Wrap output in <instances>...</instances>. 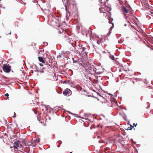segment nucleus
I'll list each match as a JSON object with an SVG mask.
<instances>
[{
	"label": "nucleus",
	"mask_w": 153,
	"mask_h": 153,
	"mask_svg": "<svg viewBox=\"0 0 153 153\" xmlns=\"http://www.w3.org/2000/svg\"><path fill=\"white\" fill-rule=\"evenodd\" d=\"M20 149H21L22 151H23L22 152L23 153H29L30 152V150L29 149H27L25 150V149H24V147L22 148H20Z\"/></svg>",
	"instance_id": "7"
},
{
	"label": "nucleus",
	"mask_w": 153,
	"mask_h": 153,
	"mask_svg": "<svg viewBox=\"0 0 153 153\" xmlns=\"http://www.w3.org/2000/svg\"><path fill=\"white\" fill-rule=\"evenodd\" d=\"M73 60V63H78V61L76 60H75L73 58H72Z\"/></svg>",
	"instance_id": "27"
},
{
	"label": "nucleus",
	"mask_w": 153,
	"mask_h": 153,
	"mask_svg": "<svg viewBox=\"0 0 153 153\" xmlns=\"http://www.w3.org/2000/svg\"><path fill=\"white\" fill-rule=\"evenodd\" d=\"M4 79H7V77H6L5 76L4 77Z\"/></svg>",
	"instance_id": "62"
},
{
	"label": "nucleus",
	"mask_w": 153,
	"mask_h": 153,
	"mask_svg": "<svg viewBox=\"0 0 153 153\" xmlns=\"http://www.w3.org/2000/svg\"><path fill=\"white\" fill-rule=\"evenodd\" d=\"M75 45H74V49H75V50L76 49V48H75V47L76 46V45L77 44V43L78 44V46L79 47V48H82V45H81V44H79V43L78 42H76V41H75Z\"/></svg>",
	"instance_id": "13"
},
{
	"label": "nucleus",
	"mask_w": 153,
	"mask_h": 153,
	"mask_svg": "<svg viewBox=\"0 0 153 153\" xmlns=\"http://www.w3.org/2000/svg\"><path fill=\"white\" fill-rule=\"evenodd\" d=\"M47 63L46 64H45V63L44 64V66L42 68V69H45V68H46V67L48 68H51V67L50 64H48V63H47V62H46Z\"/></svg>",
	"instance_id": "11"
},
{
	"label": "nucleus",
	"mask_w": 153,
	"mask_h": 153,
	"mask_svg": "<svg viewBox=\"0 0 153 153\" xmlns=\"http://www.w3.org/2000/svg\"><path fill=\"white\" fill-rule=\"evenodd\" d=\"M44 106L45 107L46 111L48 110L49 109V108L50 107V106L48 105H44Z\"/></svg>",
	"instance_id": "23"
},
{
	"label": "nucleus",
	"mask_w": 153,
	"mask_h": 153,
	"mask_svg": "<svg viewBox=\"0 0 153 153\" xmlns=\"http://www.w3.org/2000/svg\"><path fill=\"white\" fill-rule=\"evenodd\" d=\"M123 114H124V116H123V118L125 121H126L127 120V116L125 113L123 112Z\"/></svg>",
	"instance_id": "19"
},
{
	"label": "nucleus",
	"mask_w": 153,
	"mask_h": 153,
	"mask_svg": "<svg viewBox=\"0 0 153 153\" xmlns=\"http://www.w3.org/2000/svg\"><path fill=\"white\" fill-rule=\"evenodd\" d=\"M98 94L100 96V97H102V98H104V97H103L102 96H101V94H100L99 93H98Z\"/></svg>",
	"instance_id": "47"
},
{
	"label": "nucleus",
	"mask_w": 153,
	"mask_h": 153,
	"mask_svg": "<svg viewBox=\"0 0 153 153\" xmlns=\"http://www.w3.org/2000/svg\"><path fill=\"white\" fill-rule=\"evenodd\" d=\"M108 95H111L112 96H113V94H110V93L108 94Z\"/></svg>",
	"instance_id": "53"
},
{
	"label": "nucleus",
	"mask_w": 153,
	"mask_h": 153,
	"mask_svg": "<svg viewBox=\"0 0 153 153\" xmlns=\"http://www.w3.org/2000/svg\"><path fill=\"white\" fill-rule=\"evenodd\" d=\"M20 142V141L19 140H16L14 141L13 146L14 149H20L19 146Z\"/></svg>",
	"instance_id": "3"
},
{
	"label": "nucleus",
	"mask_w": 153,
	"mask_h": 153,
	"mask_svg": "<svg viewBox=\"0 0 153 153\" xmlns=\"http://www.w3.org/2000/svg\"><path fill=\"white\" fill-rule=\"evenodd\" d=\"M98 94L100 96V97H102V98H104V97H103L102 96H101V94H100L99 93H98Z\"/></svg>",
	"instance_id": "48"
},
{
	"label": "nucleus",
	"mask_w": 153,
	"mask_h": 153,
	"mask_svg": "<svg viewBox=\"0 0 153 153\" xmlns=\"http://www.w3.org/2000/svg\"><path fill=\"white\" fill-rule=\"evenodd\" d=\"M33 69H38V67L36 65L33 64Z\"/></svg>",
	"instance_id": "25"
},
{
	"label": "nucleus",
	"mask_w": 153,
	"mask_h": 153,
	"mask_svg": "<svg viewBox=\"0 0 153 153\" xmlns=\"http://www.w3.org/2000/svg\"><path fill=\"white\" fill-rule=\"evenodd\" d=\"M4 95L5 96L7 97V99H8V98H9L8 96L9 95V94L8 93H7L5 94Z\"/></svg>",
	"instance_id": "33"
},
{
	"label": "nucleus",
	"mask_w": 153,
	"mask_h": 153,
	"mask_svg": "<svg viewBox=\"0 0 153 153\" xmlns=\"http://www.w3.org/2000/svg\"><path fill=\"white\" fill-rule=\"evenodd\" d=\"M49 108H50L49 109V110L50 111H51L52 110H53V109L52 108H51L50 107H49Z\"/></svg>",
	"instance_id": "44"
},
{
	"label": "nucleus",
	"mask_w": 153,
	"mask_h": 153,
	"mask_svg": "<svg viewBox=\"0 0 153 153\" xmlns=\"http://www.w3.org/2000/svg\"><path fill=\"white\" fill-rule=\"evenodd\" d=\"M88 71L89 73L92 75L93 74L91 72L92 71L94 72L95 71V69L94 68L89 67L88 68Z\"/></svg>",
	"instance_id": "9"
},
{
	"label": "nucleus",
	"mask_w": 153,
	"mask_h": 153,
	"mask_svg": "<svg viewBox=\"0 0 153 153\" xmlns=\"http://www.w3.org/2000/svg\"><path fill=\"white\" fill-rule=\"evenodd\" d=\"M71 92V90L68 88L65 89L63 92V94L65 96H67V95L70 94V92Z\"/></svg>",
	"instance_id": "4"
},
{
	"label": "nucleus",
	"mask_w": 153,
	"mask_h": 153,
	"mask_svg": "<svg viewBox=\"0 0 153 153\" xmlns=\"http://www.w3.org/2000/svg\"><path fill=\"white\" fill-rule=\"evenodd\" d=\"M119 114L120 115H121V116H122V114H121V113H119Z\"/></svg>",
	"instance_id": "59"
},
{
	"label": "nucleus",
	"mask_w": 153,
	"mask_h": 153,
	"mask_svg": "<svg viewBox=\"0 0 153 153\" xmlns=\"http://www.w3.org/2000/svg\"><path fill=\"white\" fill-rule=\"evenodd\" d=\"M128 7L129 8L131 9V6H130V5H128Z\"/></svg>",
	"instance_id": "50"
},
{
	"label": "nucleus",
	"mask_w": 153,
	"mask_h": 153,
	"mask_svg": "<svg viewBox=\"0 0 153 153\" xmlns=\"http://www.w3.org/2000/svg\"><path fill=\"white\" fill-rule=\"evenodd\" d=\"M108 22L109 24H112V26L110 28L111 29H112L114 27V24L113 22H112V21L113 20V19L112 18H111V17H110L108 19Z\"/></svg>",
	"instance_id": "5"
},
{
	"label": "nucleus",
	"mask_w": 153,
	"mask_h": 153,
	"mask_svg": "<svg viewBox=\"0 0 153 153\" xmlns=\"http://www.w3.org/2000/svg\"><path fill=\"white\" fill-rule=\"evenodd\" d=\"M62 109L64 111H66L68 112L69 114H72V115H75V117H78V118H81L80 116H79L78 114H74V113H72V112H70V111H66L65 110V109H64L63 108H62Z\"/></svg>",
	"instance_id": "6"
},
{
	"label": "nucleus",
	"mask_w": 153,
	"mask_h": 153,
	"mask_svg": "<svg viewBox=\"0 0 153 153\" xmlns=\"http://www.w3.org/2000/svg\"><path fill=\"white\" fill-rule=\"evenodd\" d=\"M123 109H125V110H126V108H125V107H123Z\"/></svg>",
	"instance_id": "58"
},
{
	"label": "nucleus",
	"mask_w": 153,
	"mask_h": 153,
	"mask_svg": "<svg viewBox=\"0 0 153 153\" xmlns=\"http://www.w3.org/2000/svg\"><path fill=\"white\" fill-rule=\"evenodd\" d=\"M147 103L149 104V105L147 107V108H149L150 107V104H149V102H147Z\"/></svg>",
	"instance_id": "43"
},
{
	"label": "nucleus",
	"mask_w": 153,
	"mask_h": 153,
	"mask_svg": "<svg viewBox=\"0 0 153 153\" xmlns=\"http://www.w3.org/2000/svg\"><path fill=\"white\" fill-rule=\"evenodd\" d=\"M39 142V140H38L37 141V143H38Z\"/></svg>",
	"instance_id": "63"
},
{
	"label": "nucleus",
	"mask_w": 153,
	"mask_h": 153,
	"mask_svg": "<svg viewBox=\"0 0 153 153\" xmlns=\"http://www.w3.org/2000/svg\"><path fill=\"white\" fill-rule=\"evenodd\" d=\"M43 69H42V68L41 69V68L40 67V70H39V72L43 73L44 72V71L43 70Z\"/></svg>",
	"instance_id": "28"
},
{
	"label": "nucleus",
	"mask_w": 153,
	"mask_h": 153,
	"mask_svg": "<svg viewBox=\"0 0 153 153\" xmlns=\"http://www.w3.org/2000/svg\"><path fill=\"white\" fill-rule=\"evenodd\" d=\"M74 88L79 91H82V87L80 85H76Z\"/></svg>",
	"instance_id": "10"
},
{
	"label": "nucleus",
	"mask_w": 153,
	"mask_h": 153,
	"mask_svg": "<svg viewBox=\"0 0 153 153\" xmlns=\"http://www.w3.org/2000/svg\"><path fill=\"white\" fill-rule=\"evenodd\" d=\"M111 8L110 7H108L107 9V10L108 13H109V11H111Z\"/></svg>",
	"instance_id": "26"
},
{
	"label": "nucleus",
	"mask_w": 153,
	"mask_h": 153,
	"mask_svg": "<svg viewBox=\"0 0 153 153\" xmlns=\"http://www.w3.org/2000/svg\"><path fill=\"white\" fill-rule=\"evenodd\" d=\"M56 16L58 18H60L61 17V14L60 13L56 15Z\"/></svg>",
	"instance_id": "29"
},
{
	"label": "nucleus",
	"mask_w": 153,
	"mask_h": 153,
	"mask_svg": "<svg viewBox=\"0 0 153 153\" xmlns=\"http://www.w3.org/2000/svg\"><path fill=\"white\" fill-rule=\"evenodd\" d=\"M86 49V48L85 47H83L82 48H80L79 49H82V52H84V51H85V50Z\"/></svg>",
	"instance_id": "24"
},
{
	"label": "nucleus",
	"mask_w": 153,
	"mask_h": 153,
	"mask_svg": "<svg viewBox=\"0 0 153 153\" xmlns=\"http://www.w3.org/2000/svg\"><path fill=\"white\" fill-rule=\"evenodd\" d=\"M39 65L40 66H41V67H42V66H44V65H43V64L42 63H39Z\"/></svg>",
	"instance_id": "39"
},
{
	"label": "nucleus",
	"mask_w": 153,
	"mask_h": 153,
	"mask_svg": "<svg viewBox=\"0 0 153 153\" xmlns=\"http://www.w3.org/2000/svg\"><path fill=\"white\" fill-rule=\"evenodd\" d=\"M63 1H65V0H62L65 8V10L66 13L70 15V11H72L76 7V2L74 0H66V2L65 4Z\"/></svg>",
	"instance_id": "1"
},
{
	"label": "nucleus",
	"mask_w": 153,
	"mask_h": 153,
	"mask_svg": "<svg viewBox=\"0 0 153 153\" xmlns=\"http://www.w3.org/2000/svg\"><path fill=\"white\" fill-rule=\"evenodd\" d=\"M71 38H68V42L70 43H71ZM71 45L73 47V43H71Z\"/></svg>",
	"instance_id": "20"
},
{
	"label": "nucleus",
	"mask_w": 153,
	"mask_h": 153,
	"mask_svg": "<svg viewBox=\"0 0 153 153\" xmlns=\"http://www.w3.org/2000/svg\"><path fill=\"white\" fill-rule=\"evenodd\" d=\"M102 72H97V74L98 75L101 74H102Z\"/></svg>",
	"instance_id": "38"
},
{
	"label": "nucleus",
	"mask_w": 153,
	"mask_h": 153,
	"mask_svg": "<svg viewBox=\"0 0 153 153\" xmlns=\"http://www.w3.org/2000/svg\"><path fill=\"white\" fill-rule=\"evenodd\" d=\"M100 41L99 40H97V42L98 44H100Z\"/></svg>",
	"instance_id": "37"
},
{
	"label": "nucleus",
	"mask_w": 153,
	"mask_h": 153,
	"mask_svg": "<svg viewBox=\"0 0 153 153\" xmlns=\"http://www.w3.org/2000/svg\"><path fill=\"white\" fill-rule=\"evenodd\" d=\"M100 1H101V3H103L104 4L105 6L106 3L107 2H108V0H100Z\"/></svg>",
	"instance_id": "14"
},
{
	"label": "nucleus",
	"mask_w": 153,
	"mask_h": 153,
	"mask_svg": "<svg viewBox=\"0 0 153 153\" xmlns=\"http://www.w3.org/2000/svg\"><path fill=\"white\" fill-rule=\"evenodd\" d=\"M60 146V145H59L58 146H57V147H59Z\"/></svg>",
	"instance_id": "60"
},
{
	"label": "nucleus",
	"mask_w": 153,
	"mask_h": 153,
	"mask_svg": "<svg viewBox=\"0 0 153 153\" xmlns=\"http://www.w3.org/2000/svg\"><path fill=\"white\" fill-rule=\"evenodd\" d=\"M129 122H130L129 121H128V123H127V124L128 125H130L129 124Z\"/></svg>",
	"instance_id": "54"
},
{
	"label": "nucleus",
	"mask_w": 153,
	"mask_h": 153,
	"mask_svg": "<svg viewBox=\"0 0 153 153\" xmlns=\"http://www.w3.org/2000/svg\"><path fill=\"white\" fill-rule=\"evenodd\" d=\"M124 26L125 27H126L127 26V24H125L124 25Z\"/></svg>",
	"instance_id": "55"
},
{
	"label": "nucleus",
	"mask_w": 153,
	"mask_h": 153,
	"mask_svg": "<svg viewBox=\"0 0 153 153\" xmlns=\"http://www.w3.org/2000/svg\"><path fill=\"white\" fill-rule=\"evenodd\" d=\"M86 96H88V97H94V96H91V95H86Z\"/></svg>",
	"instance_id": "41"
},
{
	"label": "nucleus",
	"mask_w": 153,
	"mask_h": 153,
	"mask_svg": "<svg viewBox=\"0 0 153 153\" xmlns=\"http://www.w3.org/2000/svg\"><path fill=\"white\" fill-rule=\"evenodd\" d=\"M68 36H65L64 39H65V40H68Z\"/></svg>",
	"instance_id": "30"
},
{
	"label": "nucleus",
	"mask_w": 153,
	"mask_h": 153,
	"mask_svg": "<svg viewBox=\"0 0 153 153\" xmlns=\"http://www.w3.org/2000/svg\"><path fill=\"white\" fill-rule=\"evenodd\" d=\"M31 146H33V147H35L36 146V144L35 142H33V141H32L31 142Z\"/></svg>",
	"instance_id": "18"
},
{
	"label": "nucleus",
	"mask_w": 153,
	"mask_h": 153,
	"mask_svg": "<svg viewBox=\"0 0 153 153\" xmlns=\"http://www.w3.org/2000/svg\"><path fill=\"white\" fill-rule=\"evenodd\" d=\"M51 81V80L50 79H46V80H45V82H48V81Z\"/></svg>",
	"instance_id": "34"
},
{
	"label": "nucleus",
	"mask_w": 153,
	"mask_h": 153,
	"mask_svg": "<svg viewBox=\"0 0 153 153\" xmlns=\"http://www.w3.org/2000/svg\"><path fill=\"white\" fill-rule=\"evenodd\" d=\"M38 58L39 62H42V63H45V60L42 57L38 56Z\"/></svg>",
	"instance_id": "12"
},
{
	"label": "nucleus",
	"mask_w": 153,
	"mask_h": 153,
	"mask_svg": "<svg viewBox=\"0 0 153 153\" xmlns=\"http://www.w3.org/2000/svg\"><path fill=\"white\" fill-rule=\"evenodd\" d=\"M37 139H36L35 140H34L33 141V142H35L36 143V142H37Z\"/></svg>",
	"instance_id": "51"
},
{
	"label": "nucleus",
	"mask_w": 153,
	"mask_h": 153,
	"mask_svg": "<svg viewBox=\"0 0 153 153\" xmlns=\"http://www.w3.org/2000/svg\"><path fill=\"white\" fill-rule=\"evenodd\" d=\"M105 9L103 7H100L99 8V10L101 13L104 12V10Z\"/></svg>",
	"instance_id": "21"
},
{
	"label": "nucleus",
	"mask_w": 153,
	"mask_h": 153,
	"mask_svg": "<svg viewBox=\"0 0 153 153\" xmlns=\"http://www.w3.org/2000/svg\"><path fill=\"white\" fill-rule=\"evenodd\" d=\"M110 32H109V33H108L107 34V35H108V36H109V35H110Z\"/></svg>",
	"instance_id": "56"
},
{
	"label": "nucleus",
	"mask_w": 153,
	"mask_h": 153,
	"mask_svg": "<svg viewBox=\"0 0 153 153\" xmlns=\"http://www.w3.org/2000/svg\"><path fill=\"white\" fill-rule=\"evenodd\" d=\"M14 137L15 138H16V137H17V136L16 135H14Z\"/></svg>",
	"instance_id": "57"
},
{
	"label": "nucleus",
	"mask_w": 153,
	"mask_h": 153,
	"mask_svg": "<svg viewBox=\"0 0 153 153\" xmlns=\"http://www.w3.org/2000/svg\"><path fill=\"white\" fill-rule=\"evenodd\" d=\"M114 99V101H113L112 100H111V101H113L115 103H116V104L118 106H119V105H118V104H117V101H116V99L114 98H113Z\"/></svg>",
	"instance_id": "22"
},
{
	"label": "nucleus",
	"mask_w": 153,
	"mask_h": 153,
	"mask_svg": "<svg viewBox=\"0 0 153 153\" xmlns=\"http://www.w3.org/2000/svg\"><path fill=\"white\" fill-rule=\"evenodd\" d=\"M130 140H131V141L133 142H134L133 141V140L132 139H131ZM134 144H136V142H134Z\"/></svg>",
	"instance_id": "49"
},
{
	"label": "nucleus",
	"mask_w": 153,
	"mask_h": 153,
	"mask_svg": "<svg viewBox=\"0 0 153 153\" xmlns=\"http://www.w3.org/2000/svg\"><path fill=\"white\" fill-rule=\"evenodd\" d=\"M122 11L126 13H127L128 12V10L126 8V7L124 6H123L122 8Z\"/></svg>",
	"instance_id": "8"
},
{
	"label": "nucleus",
	"mask_w": 153,
	"mask_h": 153,
	"mask_svg": "<svg viewBox=\"0 0 153 153\" xmlns=\"http://www.w3.org/2000/svg\"><path fill=\"white\" fill-rule=\"evenodd\" d=\"M130 127H128L127 129H126V130H132V128H134V126H133L131 125V124H130Z\"/></svg>",
	"instance_id": "16"
},
{
	"label": "nucleus",
	"mask_w": 153,
	"mask_h": 153,
	"mask_svg": "<svg viewBox=\"0 0 153 153\" xmlns=\"http://www.w3.org/2000/svg\"><path fill=\"white\" fill-rule=\"evenodd\" d=\"M31 142H28L27 143H26L25 142L24 143L25 146H31Z\"/></svg>",
	"instance_id": "15"
},
{
	"label": "nucleus",
	"mask_w": 153,
	"mask_h": 153,
	"mask_svg": "<svg viewBox=\"0 0 153 153\" xmlns=\"http://www.w3.org/2000/svg\"><path fill=\"white\" fill-rule=\"evenodd\" d=\"M34 71L35 72H39V70L38 69H38H36Z\"/></svg>",
	"instance_id": "32"
},
{
	"label": "nucleus",
	"mask_w": 153,
	"mask_h": 153,
	"mask_svg": "<svg viewBox=\"0 0 153 153\" xmlns=\"http://www.w3.org/2000/svg\"><path fill=\"white\" fill-rule=\"evenodd\" d=\"M109 58L112 60H114V57L113 55H111L109 56Z\"/></svg>",
	"instance_id": "17"
},
{
	"label": "nucleus",
	"mask_w": 153,
	"mask_h": 153,
	"mask_svg": "<svg viewBox=\"0 0 153 153\" xmlns=\"http://www.w3.org/2000/svg\"><path fill=\"white\" fill-rule=\"evenodd\" d=\"M11 31H10V33H9V34H10V35L11 34Z\"/></svg>",
	"instance_id": "64"
},
{
	"label": "nucleus",
	"mask_w": 153,
	"mask_h": 153,
	"mask_svg": "<svg viewBox=\"0 0 153 153\" xmlns=\"http://www.w3.org/2000/svg\"><path fill=\"white\" fill-rule=\"evenodd\" d=\"M130 26H131L132 27H133V26H132V25H128V27H130Z\"/></svg>",
	"instance_id": "52"
},
{
	"label": "nucleus",
	"mask_w": 153,
	"mask_h": 153,
	"mask_svg": "<svg viewBox=\"0 0 153 153\" xmlns=\"http://www.w3.org/2000/svg\"><path fill=\"white\" fill-rule=\"evenodd\" d=\"M30 68H32V69H33V65H30Z\"/></svg>",
	"instance_id": "40"
},
{
	"label": "nucleus",
	"mask_w": 153,
	"mask_h": 153,
	"mask_svg": "<svg viewBox=\"0 0 153 153\" xmlns=\"http://www.w3.org/2000/svg\"><path fill=\"white\" fill-rule=\"evenodd\" d=\"M94 76L97 79L98 78V76L97 75V74H94Z\"/></svg>",
	"instance_id": "36"
},
{
	"label": "nucleus",
	"mask_w": 153,
	"mask_h": 153,
	"mask_svg": "<svg viewBox=\"0 0 153 153\" xmlns=\"http://www.w3.org/2000/svg\"><path fill=\"white\" fill-rule=\"evenodd\" d=\"M127 22L129 24L130 23V22L129 21H128Z\"/></svg>",
	"instance_id": "61"
},
{
	"label": "nucleus",
	"mask_w": 153,
	"mask_h": 153,
	"mask_svg": "<svg viewBox=\"0 0 153 153\" xmlns=\"http://www.w3.org/2000/svg\"><path fill=\"white\" fill-rule=\"evenodd\" d=\"M43 44H44L45 46H47L48 45V43L46 42H43Z\"/></svg>",
	"instance_id": "35"
},
{
	"label": "nucleus",
	"mask_w": 153,
	"mask_h": 153,
	"mask_svg": "<svg viewBox=\"0 0 153 153\" xmlns=\"http://www.w3.org/2000/svg\"><path fill=\"white\" fill-rule=\"evenodd\" d=\"M11 66L9 64H4L3 65L2 69L5 73H9L11 71Z\"/></svg>",
	"instance_id": "2"
},
{
	"label": "nucleus",
	"mask_w": 153,
	"mask_h": 153,
	"mask_svg": "<svg viewBox=\"0 0 153 153\" xmlns=\"http://www.w3.org/2000/svg\"><path fill=\"white\" fill-rule=\"evenodd\" d=\"M16 114L14 112V116L13 117V118H15L16 117Z\"/></svg>",
	"instance_id": "42"
},
{
	"label": "nucleus",
	"mask_w": 153,
	"mask_h": 153,
	"mask_svg": "<svg viewBox=\"0 0 153 153\" xmlns=\"http://www.w3.org/2000/svg\"><path fill=\"white\" fill-rule=\"evenodd\" d=\"M137 125V123L135 124V123H134L133 124V126H136Z\"/></svg>",
	"instance_id": "45"
},
{
	"label": "nucleus",
	"mask_w": 153,
	"mask_h": 153,
	"mask_svg": "<svg viewBox=\"0 0 153 153\" xmlns=\"http://www.w3.org/2000/svg\"><path fill=\"white\" fill-rule=\"evenodd\" d=\"M82 91H83L84 92H86L88 94L89 93L88 92H87V91L86 90L84 89H82Z\"/></svg>",
	"instance_id": "31"
},
{
	"label": "nucleus",
	"mask_w": 153,
	"mask_h": 153,
	"mask_svg": "<svg viewBox=\"0 0 153 153\" xmlns=\"http://www.w3.org/2000/svg\"><path fill=\"white\" fill-rule=\"evenodd\" d=\"M58 142L59 144H61L62 143V141L61 140H59L58 141Z\"/></svg>",
	"instance_id": "46"
}]
</instances>
